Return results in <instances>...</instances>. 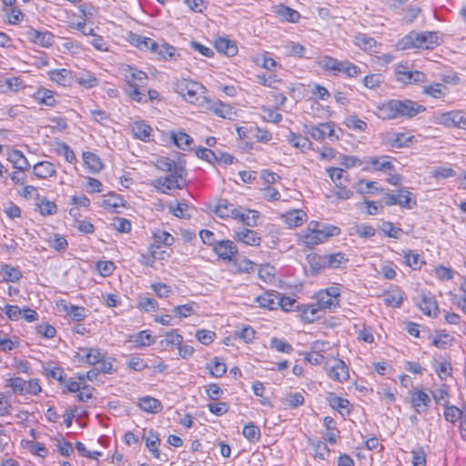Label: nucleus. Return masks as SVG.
<instances>
[{"label":"nucleus","instance_id":"13d9d810","mask_svg":"<svg viewBox=\"0 0 466 466\" xmlns=\"http://www.w3.org/2000/svg\"><path fill=\"white\" fill-rule=\"evenodd\" d=\"M56 152L58 155L65 157L66 160L69 163H73L76 160V157L73 150L67 144L64 142L58 143Z\"/></svg>","mask_w":466,"mask_h":466},{"label":"nucleus","instance_id":"de8ad7c7","mask_svg":"<svg viewBox=\"0 0 466 466\" xmlns=\"http://www.w3.org/2000/svg\"><path fill=\"white\" fill-rule=\"evenodd\" d=\"M289 142L297 148H300L301 150L309 148L311 142L309 138L297 135L293 132H290L289 136Z\"/></svg>","mask_w":466,"mask_h":466},{"label":"nucleus","instance_id":"4be33fe9","mask_svg":"<svg viewBox=\"0 0 466 466\" xmlns=\"http://www.w3.org/2000/svg\"><path fill=\"white\" fill-rule=\"evenodd\" d=\"M170 137L173 143L182 150H187L193 143V138L184 131H173L170 134Z\"/></svg>","mask_w":466,"mask_h":466},{"label":"nucleus","instance_id":"412c9836","mask_svg":"<svg viewBox=\"0 0 466 466\" xmlns=\"http://www.w3.org/2000/svg\"><path fill=\"white\" fill-rule=\"evenodd\" d=\"M353 42L356 46H358L364 51L377 52L376 50H374V48L377 46V41L366 34H357L354 36Z\"/></svg>","mask_w":466,"mask_h":466},{"label":"nucleus","instance_id":"6e6552de","mask_svg":"<svg viewBox=\"0 0 466 466\" xmlns=\"http://www.w3.org/2000/svg\"><path fill=\"white\" fill-rule=\"evenodd\" d=\"M219 258L232 261L233 257L238 253L236 244L231 240H218L212 249Z\"/></svg>","mask_w":466,"mask_h":466},{"label":"nucleus","instance_id":"cd10ccee","mask_svg":"<svg viewBox=\"0 0 466 466\" xmlns=\"http://www.w3.org/2000/svg\"><path fill=\"white\" fill-rule=\"evenodd\" d=\"M328 400L329 402V405L333 408L338 410L342 415L344 414V411L347 414H350V401L346 399H342L334 393H329L328 396Z\"/></svg>","mask_w":466,"mask_h":466},{"label":"nucleus","instance_id":"1a4fd4ad","mask_svg":"<svg viewBox=\"0 0 466 466\" xmlns=\"http://www.w3.org/2000/svg\"><path fill=\"white\" fill-rule=\"evenodd\" d=\"M420 309L427 316L436 317L439 312L438 304L430 293H422L418 302Z\"/></svg>","mask_w":466,"mask_h":466},{"label":"nucleus","instance_id":"4468645a","mask_svg":"<svg viewBox=\"0 0 466 466\" xmlns=\"http://www.w3.org/2000/svg\"><path fill=\"white\" fill-rule=\"evenodd\" d=\"M235 239L243 242L248 246H259L261 238L258 232L252 229L245 228L235 235Z\"/></svg>","mask_w":466,"mask_h":466},{"label":"nucleus","instance_id":"58836bf2","mask_svg":"<svg viewBox=\"0 0 466 466\" xmlns=\"http://www.w3.org/2000/svg\"><path fill=\"white\" fill-rule=\"evenodd\" d=\"M304 396L299 392H290L282 399V403L290 409L298 408L304 403Z\"/></svg>","mask_w":466,"mask_h":466},{"label":"nucleus","instance_id":"a18cd8bd","mask_svg":"<svg viewBox=\"0 0 466 466\" xmlns=\"http://www.w3.org/2000/svg\"><path fill=\"white\" fill-rule=\"evenodd\" d=\"M39 212L43 216L55 215L57 212V206L55 202L48 200L46 198H43L37 204Z\"/></svg>","mask_w":466,"mask_h":466},{"label":"nucleus","instance_id":"f03ea898","mask_svg":"<svg viewBox=\"0 0 466 466\" xmlns=\"http://www.w3.org/2000/svg\"><path fill=\"white\" fill-rule=\"evenodd\" d=\"M440 45L439 36L437 32L425 31L417 32L411 31L406 36H404L399 43V46L402 49L407 48H423V49H433L435 46Z\"/></svg>","mask_w":466,"mask_h":466},{"label":"nucleus","instance_id":"bf43d9fd","mask_svg":"<svg viewBox=\"0 0 466 466\" xmlns=\"http://www.w3.org/2000/svg\"><path fill=\"white\" fill-rule=\"evenodd\" d=\"M270 347L279 352L291 353L293 351L291 344L275 337L270 339Z\"/></svg>","mask_w":466,"mask_h":466},{"label":"nucleus","instance_id":"b1692460","mask_svg":"<svg viewBox=\"0 0 466 466\" xmlns=\"http://www.w3.org/2000/svg\"><path fill=\"white\" fill-rule=\"evenodd\" d=\"M279 295L280 294L276 291L265 292L264 294L258 296L256 300L261 308H266L272 310L277 309L278 301L276 302L275 300L279 298Z\"/></svg>","mask_w":466,"mask_h":466},{"label":"nucleus","instance_id":"20e7f679","mask_svg":"<svg viewBox=\"0 0 466 466\" xmlns=\"http://www.w3.org/2000/svg\"><path fill=\"white\" fill-rule=\"evenodd\" d=\"M121 74L125 77V81L127 87H144L147 85L148 79L147 75L129 65H124L120 68Z\"/></svg>","mask_w":466,"mask_h":466},{"label":"nucleus","instance_id":"9d476101","mask_svg":"<svg viewBox=\"0 0 466 466\" xmlns=\"http://www.w3.org/2000/svg\"><path fill=\"white\" fill-rule=\"evenodd\" d=\"M431 401L430 396L421 390L414 389L410 391V402L418 413L422 411L420 410L421 407H429Z\"/></svg>","mask_w":466,"mask_h":466},{"label":"nucleus","instance_id":"7ed1b4c3","mask_svg":"<svg viewBox=\"0 0 466 466\" xmlns=\"http://www.w3.org/2000/svg\"><path fill=\"white\" fill-rule=\"evenodd\" d=\"M174 86L175 91L191 104L198 101L199 92L204 89L201 84L185 78L177 80Z\"/></svg>","mask_w":466,"mask_h":466},{"label":"nucleus","instance_id":"680f3d73","mask_svg":"<svg viewBox=\"0 0 466 466\" xmlns=\"http://www.w3.org/2000/svg\"><path fill=\"white\" fill-rule=\"evenodd\" d=\"M134 342L137 346H149L155 343V339L147 330H143L135 335Z\"/></svg>","mask_w":466,"mask_h":466},{"label":"nucleus","instance_id":"6ab92c4d","mask_svg":"<svg viewBox=\"0 0 466 466\" xmlns=\"http://www.w3.org/2000/svg\"><path fill=\"white\" fill-rule=\"evenodd\" d=\"M8 160L13 164L14 167L20 171L28 170L30 168L29 162L20 150H12L8 155Z\"/></svg>","mask_w":466,"mask_h":466},{"label":"nucleus","instance_id":"052dcab7","mask_svg":"<svg viewBox=\"0 0 466 466\" xmlns=\"http://www.w3.org/2000/svg\"><path fill=\"white\" fill-rule=\"evenodd\" d=\"M443 89H446V86L442 84H433L423 87V93L429 96H431L435 98H440L445 95Z\"/></svg>","mask_w":466,"mask_h":466},{"label":"nucleus","instance_id":"dca6fc26","mask_svg":"<svg viewBox=\"0 0 466 466\" xmlns=\"http://www.w3.org/2000/svg\"><path fill=\"white\" fill-rule=\"evenodd\" d=\"M238 209L233 208V204L227 199H220L214 209V213L219 218H233L238 216Z\"/></svg>","mask_w":466,"mask_h":466},{"label":"nucleus","instance_id":"5701e85b","mask_svg":"<svg viewBox=\"0 0 466 466\" xmlns=\"http://www.w3.org/2000/svg\"><path fill=\"white\" fill-rule=\"evenodd\" d=\"M54 92L46 89V88H39L33 96L35 100H36L39 104L45 105L47 106H54L56 103V100L54 96Z\"/></svg>","mask_w":466,"mask_h":466},{"label":"nucleus","instance_id":"bb28decb","mask_svg":"<svg viewBox=\"0 0 466 466\" xmlns=\"http://www.w3.org/2000/svg\"><path fill=\"white\" fill-rule=\"evenodd\" d=\"M49 76L52 81L59 85L67 86L71 85V72L67 69H54L49 72Z\"/></svg>","mask_w":466,"mask_h":466},{"label":"nucleus","instance_id":"393cba45","mask_svg":"<svg viewBox=\"0 0 466 466\" xmlns=\"http://www.w3.org/2000/svg\"><path fill=\"white\" fill-rule=\"evenodd\" d=\"M399 202L398 205L407 209H412L417 206V201L414 195L406 188L398 190Z\"/></svg>","mask_w":466,"mask_h":466},{"label":"nucleus","instance_id":"a878e982","mask_svg":"<svg viewBox=\"0 0 466 466\" xmlns=\"http://www.w3.org/2000/svg\"><path fill=\"white\" fill-rule=\"evenodd\" d=\"M83 160L93 173H97L104 167L100 157L93 152H84Z\"/></svg>","mask_w":466,"mask_h":466},{"label":"nucleus","instance_id":"774afa93","mask_svg":"<svg viewBox=\"0 0 466 466\" xmlns=\"http://www.w3.org/2000/svg\"><path fill=\"white\" fill-rule=\"evenodd\" d=\"M151 289L156 292L157 296L161 299H166L170 296L172 289L165 283H153Z\"/></svg>","mask_w":466,"mask_h":466},{"label":"nucleus","instance_id":"f704fd0d","mask_svg":"<svg viewBox=\"0 0 466 466\" xmlns=\"http://www.w3.org/2000/svg\"><path fill=\"white\" fill-rule=\"evenodd\" d=\"M211 376L215 378L222 377L227 371V366L222 359L215 357L212 362L207 365Z\"/></svg>","mask_w":466,"mask_h":466},{"label":"nucleus","instance_id":"0eeeda50","mask_svg":"<svg viewBox=\"0 0 466 466\" xmlns=\"http://www.w3.org/2000/svg\"><path fill=\"white\" fill-rule=\"evenodd\" d=\"M25 36L33 44L46 48L52 46L55 41V35L51 32L36 30L30 26L25 32Z\"/></svg>","mask_w":466,"mask_h":466},{"label":"nucleus","instance_id":"423d86ee","mask_svg":"<svg viewBox=\"0 0 466 466\" xmlns=\"http://www.w3.org/2000/svg\"><path fill=\"white\" fill-rule=\"evenodd\" d=\"M396 79L403 84L423 83L426 75L420 71H411L407 65L400 64L395 68Z\"/></svg>","mask_w":466,"mask_h":466},{"label":"nucleus","instance_id":"72a5a7b5","mask_svg":"<svg viewBox=\"0 0 466 466\" xmlns=\"http://www.w3.org/2000/svg\"><path fill=\"white\" fill-rule=\"evenodd\" d=\"M386 157L382 156L380 157H368L365 158L364 162L372 165L373 169L376 171L380 170H393L394 166L390 161L383 160L382 162L380 159H385Z\"/></svg>","mask_w":466,"mask_h":466},{"label":"nucleus","instance_id":"c03bdc74","mask_svg":"<svg viewBox=\"0 0 466 466\" xmlns=\"http://www.w3.org/2000/svg\"><path fill=\"white\" fill-rule=\"evenodd\" d=\"M182 342L183 337L173 329L167 333L166 338L160 340L159 345L160 347L167 349L171 345H177L178 347Z\"/></svg>","mask_w":466,"mask_h":466},{"label":"nucleus","instance_id":"2eb2a0df","mask_svg":"<svg viewBox=\"0 0 466 466\" xmlns=\"http://www.w3.org/2000/svg\"><path fill=\"white\" fill-rule=\"evenodd\" d=\"M215 48L218 52L228 56H234L238 54V46L234 41L226 37H219L215 42Z\"/></svg>","mask_w":466,"mask_h":466},{"label":"nucleus","instance_id":"338daca9","mask_svg":"<svg viewBox=\"0 0 466 466\" xmlns=\"http://www.w3.org/2000/svg\"><path fill=\"white\" fill-rule=\"evenodd\" d=\"M217 154L211 149L206 147H199L196 149V155L198 158L206 160L208 163H215L217 161Z\"/></svg>","mask_w":466,"mask_h":466},{"label":"nucleus","instance_id":"79ce46f5","mask_svg":"<svg viewBox=\"0 0 466 466\" xmlns=\"http://www.w3.org/2000/svg\"><path fill=\"white\" fill-rule=\"evenodd\" d=\"M325 259L327 268H338L342 263H346L349 260L346 255L341 252L328 254Z\"/></svg>","mask_w":466,"mask_h":466},{"label":"nucleus","instance_id":"473e14b6","mask_svg":"<svg viewBox=\"0 0 466 466\" xmlns=\"http://www.w3.org/2000/svg\"><path fill=\"white\" fill-rule=\"evenodd\" d=\"M160 445V439L158 434L150 430L148 432V436L146 438V446L152 452L155 458L159 459L160 452L158 446Z\"/></svg>","mask_w":466,"mask_h":466},{"label":"nucleus","instance_id":"3c124183","mask_svg":"<svg viewBox=\"0 0 466 466\" xmlns=\"http://www.w3.org/2000/svg\"><path fill=\"white\" fill-rule=\"evenodd\" d=\"M234 266L236 267L237 273H249L254 270L255 263L248 258L235 259L233 260Z\"/></svg>","mask_w":466,"mask_h":466},{"label":"nucleus","instance_id":"37998d69","mask_svg":"<svg viewBox=\"0 0 466 466\" xmlns=\"http://www.w3.org/2000/svg\"><path fill=\"white\" fill-rule=\"evenodd\" d=\"M305 216L306 214L301 210H292L285 216L286 222L289 228H297L302 225Z\"/></svg>","mask_w":466,"mask_h":466},{"label":"nucleus","instance_id":"aec40b11","mask_svg":"<svg viewBox=\"0 0 466 466\" xmlns=\"http://www.w3.org/2000/svg\"><path fill=\"white\" fill-rule=\"evenodd\" d=\"M34 174L39 178H47L56 173L54 164L48 161L36 163L33 167Z\"/></svg>","mask_w":466,"mask_h":466},{"label":"nucleus","instance_id":"9b49d317","mask_svg":"<svg viewBox=\"0 0 466 466\" xmlns=\"http://www.w3.org/2000/svg\"><path fill=\"white\" fill-rule=\"evenodd\" d=\"M137 405L144 411L147 413H158L162 410L163 406L159 400L145 396L137 400Z\"/></svg>","mask_w":466,"mask_h":466},{"label":"nucleus","instance_id":"49530a36","mask_svg":"<svg viewBox=\"0 0 466 466\" xmlns=\"http://www.w3.org/2000/svg\"><path fill=\"white\" fill-rule=\"evenodd\" d=\"M448 402L449 401H446L445 403H443V406L445 407V410L443 413L444 418L446 420H448L451 423H455L461 418V409H459L453 405L450 406V405H448Z\"/></svg>","mask_w":466,"mask_h":466},{"label":"nucleus","instance_id":"69168bd1","mask_svg":"<svg viewBox=\"0 0 466 466\" xmlns=\"http://www.w3.org/2000/svg\"><path fill=\"white\" fill-rule=\"evenodd\" d=\"M194 304L195 303L179 305L175 307L173 309L174 315L177 318H187L188 316H191L192 314L195 313V309L193 308Z\"/></svg>","mask_w":466,"mask_h":466},{"label":"nucleus","instance_id":"a19ab883","mask_svg":"<svg viewBox=\"0 0 466 466\" xmlns=\"http://www.w3.org/2000/svg\"><path fill=\"white\" fill-rule=\"evenodd\" d=\"M337 72L343 73L350 77H356L360 74V68L350 61H339Z\"/></svg>","mask_w":466,"mask_h":466},{"label":"nucleus","instance_id":"5fc2aeb1","mask_svg":"<svg viewBox=\"0 0 466 466\" xmlns=\"http://www.w3.org/2000/svg\"><path fill=\"white\" fill-rule=\"evenodd\" d=\"M414 139V136L408 135L405 133L397 134L395 138L391 141L390 146L394 147H408Z\"/></svg>","mask_w":466,"mask_h":466},{"label":"nucleus","instance_id":"4c0bfd02","mask_svg":"<svg viewBox=\"0 0 466 466\" xmlns=\"http://www.w3.org/2000/svg\"><path fill=\"white\" fill-rule=\"evenodd\" d=\"M327 173L331 180L335 183L336 187H339V182H349V174L342 168L339 167H329Z\"/></svg>","mask_w":466,"mask_h":466},{"label":"nucleus","instance_id":"a211bd4d","mask_svg":"<svg viewBox=\"0 0 466 466\" xmlns=\"http://www.w3.org/2000/svg\"><path fill=\"white\" fill-rule=\"evenodd\" d=\"M307 261L309 264V268L312 275H318L323 268H327L326 265V255L319 256L316 253H310L307 255Z\"/></svg>","mask_w":466,"mask_h":466},{"label":"nucleus","instance_id":"c85d7f7f","mask_svg":"<svg viewBox=\"0 0 466 466\" xmlns=\"http://www.w3.org/2000/svg\"><path fill=\"white\" fill-rule=\"evenodd\" d=\"M403 257L405 258V264L414 270L420 269L422 265L425 264L422 257L412 250H404Z\"/></svg>","mask_w":466,"mask_h":466},{"label":"nucleus","instance_id":"8fccbe9b","mask_svg":"<svg viewBox=\"0 0 466 466\" xmlns=\"http://www.w3.org/2000/svg\"><path fill=\"white\" fill-rule=\"evenodd\" d=\"M65 309L74 321H81L86 316V309L84 307H78L75 305H70L69 307H67L66 305H65Z\"/></svg>","mask_w":466,"mask_h":466},{"label":"nucleus","instance_id":"864d4df0","mask_svg":"<svg viewBox=\"0 0 466 466\" xmlns=\"http://www.w3.org/2000/svg\"><path fill=\"white\" fill-rule=\"evenodd\" d=\"M308 134L315 140H323L327 137V129L321 127V123L319 126L306 125Z\"/></svg>","mask_w":466,"mask_h":466},{"label":"nucleus","instance_id":"7c9ffc66","mask_svg":"<svg viewBox=\"0 0 466 466\" xmlns=\"http://www.w3.org/2000/svg\"><path fill=\"white\" fill-rule=\"evenodd\" d=\"M80 351L84 352L82 357L83 360H86L89 365H96L100 362L101 358L104 354L96 348H82Z\"/></svg>","mask_w":466,"mask_h":466},{"label":"nucleus","instance_id":"39448f33","mask_svg":"<svg viewBox=\"0 0 466 466\" xmlns=\"http://www.w3.org/2000/svg\"><path fill=\"white\" fill-rule=\"evenodd\" d=\"M340 233V229L335 226H324L322 229H314L313 232H309L304 236V243L307 246L318 245L329 237L338 236Z\"/></svg>","mask_w":466,"mask_h":466},{"label":"nucleus","instance_id":"6e6d98bb","mask_svg":"<svg viewBox=\"0 0 466 466\" xmlns=\"http://www.w3.org/2000/svg\"><path fill=\"white\" fill-rule=\"evenodd\" d=\"M153 238L156 242L164 244L166 246H172L175 242V238L164 230H157L153 233Z\"/></svg>","mask_w":466,"mask_h":466},{"label":"nucleus","instance_id":"f8f14e48","mask_svg":"<svg viewBox=\"0 0 466 466\" xmlns=\"http://www.w3.org/2000/svg\"><path fill=\"white\" fill-rule=\"evenodd\" d=\"M328 375L339 382H343L350 377L348 367L341 360H335V364L329 370Z\"/></svg>","mask_w":466,"mask_h":466},{"label":"nucleus","instance_id":"09e8293b","mask_svg":"<svg viewBox=\"0 0 466 466\" xmlns=\"http://www.w3.org/2000/svg\"><path fill=\"white\" fill-rule=\"evenodd\" d=\"M242 434L250 442H256L260 438V430L255 424L249 423L244 426Z\"/></svg>","mask_w":466,"mask_h":466},{"label":"nucleus","instance_id":"c9c22d12","mask_svg":"<svg viewBox=\"0 0 466 466\" xmlns=\"http://www.w3.org/2000/svg\"><path fill=\"white\" fill-rule=\"evenodd\" d=\"M154 54L158 55L159 57L164 60H176L177 57L180 56V55L177 53L176 48L167 43L159 45V48L157 51L154 52Z\"/></svg>","mask_w":466,"mask_h":466},{"label":"nucleus","instance_id":"c756f323","mask_svg":"<svg viewBox=\"0 0 466 466\" xmlns=\"http://www.w3.org/2000/svg\"><path fill=\"white\" fill-rule=\"evenodd\" d=\"M276 12L287 22L297 23L300 18V15L298 11L284 5H279L276 7Z\"/></svg>","mask_w":466,"mask_h":466},{"label":"nucleus","instance_id":"f3484780","mask_svg":"<svg viewBox=\"0 0 466 466\" xmlns=\"http://www.w3.org/2000/svg\"><path fill=\"white\" fill-rule=\"evenodd\" d=\"M0 274L3 275V282H17L23 277L19 268L8 264L1 265Z\"/></svg>","mask_w":466,"mask_h":466},{"label":"nucleus","instance_id":"e2e57ef3","mask_svg":"<svg viewBox=\"0 0 466 466\" xmlns=\"http://www.w3.org/2000/svg\"><path fill=\"white\" fill-rule=\"evenodd\" d=\"M403 297L400 292L397 293H385L384 303L388 307L400 308L401 306Z\"/></svg>","mask_w":466,"mask_h":466},{"label":"nucleus","instance_id":"4d7b16f0","mask_svg":"<svg viewBox=\"0 0 466 466\" xmlns=\"http://www.w3.org/2000/svg\"><path fill=\"white\" fill-rule=\"evenodd\" d=\"M318 305L321 309H332L339 305V300L320 291L318 295Z\"/></svg>","mask_w":466,"mask_h":466},{"label":"nucleus","instance_id":"0e129e2a","mask_svg":"<svg viewBox=\"0 0 466 466\" xmlns=\"http://www.w3.org/2000/svg\"><path fill=\"white\" fill-rule=\"evenodd\" d=\"M196 338L200 343L209 345L214 341L216 333L208 329H200L197 331Z\"/></svg>","mask_w":466,"mask_h":466},{"label":"nucleus","instance_id":"ddd939ff","mask_svg":"<svg viewBox=\"0 0 466 466\" xmlns=\"http://www.w3.org/2000/svg\"><path fill=\"white\" fill-rule=\"evenodd\" d=\"M296 309L298 311H300V316L306 322H313L320 318L319 312L321 308L319 305L298 304Z\"/></svg>","mask_w":466,"mask_h":466},{"label":"nucleus","instance_id":"2f4dec72","mask_svg":"<svg viewBox=\"0 0 466 466\" xmlns=\"http://www.w3.org/2000/svg\"><path fill=\"white\" fill-rule=\"evenodd\" d=\"M132 131L137 138L146 141L147 138H149L152 128L150 126L142 121H137L132 127Z\"/></svg>","mask_w":466,"mask_h":466},{"label":"nucleus","instance_id":"f257e3e1","mask_svg":"<svg viewBox=\"0 0 466 466\" xmlns=\"http://www.w3.org/2000/svg\"><path fill=\"white\" fill-rule=\"evenodd\" d=\"M426 107L410 99H391L378 106V115L382 119H395L400 117L411 118L422 113Z\"/></svg>","mask_w":466,"mask_h":466},{"label":"nucleus","instance_id":"603ef678","mask_svg":"<svg viewBox=\"0 0 466 466\" xmlns=\"http://www.w3.org/2000/svg\"><path fill=\"white\" fill-rule=\"evenodd\" d=\"M344 124L351 129L365 131L368 127V125L365 121L358 118L356 116H349L345 118Z\"/></svg>","mask_w":466,"mask_h":466},{"label":"nucleus","instance_id":"ea45409f","mask_svg":"<svg viewBox=\"0 0 466 466\" xmlns=\"http://www.w3.org/2000/svg\"><path fill=\"white\" fill-rule=\"evenodd\" d=\"M76 81L81 86L86 88H92L98 85L99 80L95 76L94 74L86 72L76 76Z\"/></svg>","mask_w":466,"mask_h":466},{"label":"nucleus","instance_id":"e433bc0d","mask_svg":"<svg viewBox=\"0 0 466 466\" xmlns=\"http://www.w3.org/2000/svg\"><path fill=\"white\" fill-rule=\"evenodd\" d=\"M353 188L360 194L373 193V191H382V188L377 187V182L360 179L353 185Z\"/></svg>","mask_w":466,"mask_h":466}]
</instances>
